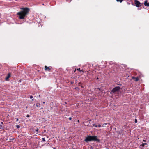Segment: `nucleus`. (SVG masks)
Returning a JSON list of instances; mask_svg holds the SVG:
<instances>
[{"mask_svg": "<svg viewBox=\"0 0 149 149\" xmlns=\"http://www.w3.org/2000/svg\"><path fill=\"white\" fill-rule=\"evenodd\" d=\"M21 11L17 13V15L19 16V18L20 19H24L27 17L30 11L29 8L26 7H21L20 8Z\"/></svg>", "mask_w": 149, "mask_h": 149, "instance_id": "nucleus-1", "label": "nucleus"}, {"mask_svg": "<svg viewBox=\"0 0 149 149\" xmlns=\"http://www.w3.org/2000/svg\"><path fill=\"white\" fill-rule=\"evenodd\" d=\"M84 141L86 143L91 141H94L97 142H100V139L97 138L96 136L87 135L85 137Z\"/></svg>", "mask_w": 149, "mask_h": 149, "instance_id": "nucleus-2", "label": "nucleus"}, {"mask_svg": "<svg viewBox=\"0 0 149 149\" xmlns=\"http://www.w3.org/2000/svg\"><path fill=\"white\" fill-rule=\"evenodd\" d=\"M121 88L120 86H118L114 88L110 92V94H112L113 93L118 92L120 91Z\"/></svg>", "mask_w": 149, "mask_h": 149, "instance_id": "nucleus-3", "label": "nucleus"}, {"mask_svg": "<svg viewBox=\"0 0 149 149\" xmlns=\"http://www.w3.org/2000/svg\"><path fill=\"white\" fill-rule=\"evenodd\" d=\"M135 6L137 7H139L141 6V3L137 0H134Z\"/></svg>", "mask_w": 149, "mask_h": 149, "instance_id": "nucleus-4", "label": "nucleus"}, {"mask_svg": "<svg viewBox=\"0 0 149 149\" xmlns=\"http://www.w3.org/2000/svg\"><path fill=\"white\" fill-rule=\"evenodd\" d=\"M52 69V68L51 66L47 67L46 66H45V70L46 71L50 72Z\"/></svg>", "mask_w": 149, "mask_h": 149, "instance_id": "nucleus-5", "label": "nucleus"}, {"mask_svg": "<svg viewBox=\"0 0 149 149\" xmlns=\"http://www.w3.org/2000/svg\"><path fill=\"white\" fill-rule=\"evenodd\" d=\"M76 70L79 71L80 72H86V71L88 72L89 70H86L85 68H84V70L83 69L82 70H80V68H77V69H75V70L74 71V72H75L76 71Z\"/></svg>", "mask_w": 149, "mask_h": 149, "instance_id": "nucleus-6", "label": "nucleus"}, {"mask_svg": "<svg viewBox=\"0 0 149 149\" xmlns=\"http://www.w3.org/2000/svg\"><path fill=\"white\" fill-rule=\"evenodd\" d=\"M11 77V73H9L7 74V76L6 77L5 79L6 81H8V80L9 78L10 77Z\"/></svg>", "mask_w": 149, "mask_h": 149, "instance_id": "nucleus-7", "label": "nucleus"}, {"mask_svg": "<svg viewBox=\"0 0 149 149\" xmlns=\"http://www.w3.org/2000/svg\"><path fill=\"white\" fill-rule=\"evenodd\" d=\"M124 130H122L119 131H118L117 133L118 134L123 136L124 134Z\"/></svg>", "mask_w": 149, "mask_h": 149, "instance_id": "nucleus-8", "label": "nucleus"}, {"mask_svg": "<svg viewBox=\"0 0 149 149\" xmlns=\"http://www.w3.org/2000/svg\"><path fill=\"white\" fill-rule=\"evenodd\" d=\"M132 79H134L136 82L137 81L139 80V78L138 77H136L134 76H132Z\"/></svg>", "mask_w": 149, "mask_h": 149, "instance_id": "nucleus-9", "label": "nucleus"}, {"mask_svg": "<svg viewBox=\"0 0 149 149\" xmlns=\"http://www.w3.org/2000/svg\"><path fill=\"white\" fill-rule=\"evenodd\" d=\"M144 4L145 6H147L148 7L149 6V3H147V1L146 0L145 1Z\"/></svg>", "mask_w": 149, "mask_h": 149, "instance_id": "nucleus-10", "label": "nucleus"}, {"mask_svg": "<svg viewBox=\"0 0 149 149\" xmlns=\"http://www.w3.org/2000/svg\"><path fill=\"white\" fill-rule=\"evenodd\" d=\"M82 84L81 83V82H79V83H78V86H80L82 88H84V86H82Z\"/></svg>", "mask_w": 149, "mask_h": 149, "instance_id": "nucleus-11", "label": "nucleus"}, {"mask_svg": "<svg viewBox=\"0 0 149 149\" xmlns=\"http://www.w3.org/2000/svg\"><path fill=\"white\" fill-rule=\"evenodd\" d=\"M36 106L38 107H40V104L39 103H37L36 104Z\"/></svg>", "mask_w": 149, "mask_h": 149, "instance_id": "nucleus-12", "label": "nucleus"}, {"mask_svg": "<svg viewBox=\"0 0 149 149\" xmlns=\"http://www.w3.org/2000/svg\"><path fill=\"white\" fill-rule=\"evenodd\" d=\"M147 143H142V147H144V146L145 145H147Z\"/></svg>", "mask_w": 149, "mask_h": 149, "instance_id": "nucleus-13", "label": "nucleus"}, {"mask_svg": "<svg viewBox=\"0 0 149 149\" xmlns=\"http://www.w3.org/2000/svg\"><path fill=\"white\" fill-rule=\"evenodd\" d=\"M93 127H98V126L97 125H96L93 124Z\"/></svg>", "mask_w": 149, "mask_h": 149, "instance_id": "nucleus-14", "label": "nucleus"}, {"mask_svg": "<svg viewBox=\"0 0 149 149\" xmlns=\"http://www.w3.org/2000/svg\"><path fill=\"white\" fill-rule=\"evenodd\" d=\"M42 141L43 142H45V139L44 138H42Z\"/></svg>", "mask_w": 149, "mask_h": 149, "instance_id": "nucleus-15", "label": "nucleus"}, {"mask_svg": "<svg viewBox=\"0 0 149 149\" xmlns=\"http://www.w3.org/2000/svg\"><path fill=\"white\" fill-rule=\"evenodd\" d=\"M38 130H39V129L38 128H37L36 130V132L37 133H38Z\"/></svg>", "mask_w": 149, "mask_h": 149, "instance_id": "nucleus-16", "label": "nucleus"}, {"mask_svg": "<svg viewBox=\"0 0 149 149\" xmlns=\"http://www.w3.org/2000/svg\"><path fill=\"white\" fill-rule=\"evenodd\" d=\"M16 127H17L18 128H20V126L19 125H16Z\"/></svg>", "mask_w": 149, "mask_h": 149, "instance_id": "nucleus-17", "label": "nucleus"}, {"mask_svg": "<svg viewBox=\"0 0 149 149\" xmlns=\"http://www.w3.org/2000/svg\"><path fill=\"white\" fill-rule=\"evenodd\" d=\"M15 138H11V139H10V141H12V140H13Z\"/></svg>", "mask_w": 149, "mask_h": 149, "instance_id": "nucleus-18", "label": "nucleus"}, {"mask_svg": "<svg viewBox=\"0 0 149 149\" xmlns=\"http://www.w3.org/2000/svg\"><path fill=\"white\" fill-rule=\"evenodd\" d=\"M134 122L135 123H137V120L136 119H135Z\"/></svg>", "mask_w": 149, "mask_h": 149, "instance_id": "nucleus-19", "label": "nucleus"}, {"mask_svg": "<svg viewBox=\"0 0 149 149\" xmlns=\"http://www.w3.org/2000/svg\"><path fill=\"white\" fill-rule=\"evenodd\" d=\"M75 89L79 90V89L78 88V87H76L75 88Z\"/></svg>", "mask_w": 149, "mask_h": 149, "instance_id": "nucleus-20", "label": "nucleus"}, {"mask_svg": "<svg viewBox=\"0 0 149 149\" xmlns=\"http://www.w3.org/2000/svg\"><path fill=\"white\" fill-rule=\"evenodd\" d=\"M71 1V0H66V1H68L69 2H70Z\"/></svg>", "mask_w": 149, "mask_h": 149, "instance_id": "nucleus-21", "label": "nucleus"}, {"mask_svg": "<svg viewBox=\"0 0 149 149\" xmlns=\"http://www.w3.org/2000/svg\"><path fill=\"white\" fill-rule=\"evenodd\" d=\"M30 98L31 99H32V98H33V96H32V95L30 96Z\"/></svg>", "mask_w": 149, "mask_h": 149, "instance_id": "nucleus-22", "label": "nucleus"}, {"mask_svg": "<svg viewBox=\"0 0 149 149\" xmlns=\"http://www.w3.org/2000/svg\"><path fill=\"white\" fill-rule=\"evenodd\" d=\"M69 119L70 120H72V118L71 117H70L69 118Z\"/></svg>", "mask_w": 149, "mask_h": 149, "instance_id": "nucleus-23", "label": "nucleus"}, {"mask_svg": "<svg viewBox=\"0 0 149 149\" xmlns=\"http://www.w3.org/2000/svg\"><path fill=\"white\" fill-rule=\"evenodd\" d=\"M26 117H30V116L29 115V114H27V115H26Z\"/></svg>", "mask_w": 149, "mask_h": 149, "instance_id": "nucleus-24", "label": "nucleus"}, {"mask_svg": "<svg viewBox=\"0 0 149 149\" xmlns=\"http://www.w3.org/2000/svg\"><path fill=\"white\" fill-rule=\"evenodd\" d=\"M49 143H45V145L46 144V145L47 146L49 144Z\"/></svg>", "mask_w": 149, "mask_h": 149, "instance_id": "nucleus-25", "label": "nucleus"}, {"mask_svg": "<svg viewBox=\"0 0 149 149\" xmlns=\"http://www.w3.org/2000/svg\"><path fill=\"white\" fill-rule=\"evenodd\" d=\"M98 127H101V125L99 124L98 125Z\"/></svg>", "mask_w": 149, "mask_h": 149, "instance_id": "nucleus-26", "label": "nucleus"}, {"mask_svg": "<svg viewBox=\"0 0 149 149\" xmlns=\"http://www.w3.org/2000/svg\"><path fill=\"white\" fill-rule=\"evenodd\" d=\"M16 122H17L18 121V118H16Z\"/></svg>", "mask_w": 149, "mask_h": 149, "instance_id": "nucleus-27", "label": "nucleus"}, {"mask_svg": "<svg viewBox=\"0 0 149 149\" xmlns=\"http://www.w3.org/2000/svg\"><path fill=\"white\" fill-rule=\"evenodd\" d=\"M120 0V3H121L122 2V1L123 0Z\"/></svg>", "mask_w": 149, "mask_h": 149, "instance_id": "nucleus-28", "label": "nucleus"}, {"mask_svg": "<svg viewBox=\"0 0 149 149\" xmlns=\"http://www.w3.org/2000/svg\"><path fill=\"white\" fill-rule=\"evenodd\" d=\"M73 83H74V82H72H72H71V84H73Z\"/></svg>", "mask_w": 149, "mask_h": 149, "instance_id": "nucleus-29", "label": "nucleus"}, {"mask_svg": "<svg viewBox=\"0 0 149 149\" xmlns=\"http://www.w3.org/2000/svg\"><path fill=\"white\" fill-rule=\"evenodd\" d=\"M131 3H132V5H134V4L133 3L132 1L131 2Z\"/></svg>", "mask_w": 149, "mask_h": 149, "instance_id": "nucleus-30", "label": "nucleus"}, {"mask_svg": "<svg viewBox=\"0 0 149 149\" xmlns=\"http://www.w3.org/2000/svg\"><path fill=\"white\" fill-rule=\"evenodd\" d=\"M2 127V125H0V127Z\"/></svg>", "mask_w": 149, "mask_h": 149, "instance_id": "nucleus-31", "label": "nucleus"}, {"mask_svg": "<svg viewBox=\"0 0 149 149\" xmlns=\"http://www.w3.org/2000/svg\"><path fill=\"white\" fill-rule=\"evenodd\" d=\"M117 2H118V1L120 2V0H117Z\"/></svg>", "mask_w": 149, "mask_h": 149, "instance_id": "nucleus-32", "label": "nucleus"}, {"mask_svg": "<svg viewBox=\"0 0 149 149\" xmlns=\"http://www.w3.org/2000/svg\"><path fill=\"white\" fill-rule=\"evenodd\" d=\"M98 79H99V78H98V77H97V78H96V80H98Z\"/></svg>", "mask_w": 149, "mask_h": 149, "instance_id": "nucleus-33", "label": "nucleus"}, {"mask_svg": "<svg viewBox=\"0 0 149 149\" xmlns=\"http://www.w3.org/2000/svg\"><path fill=\"white\" fill-rule=\"evenodd\" d=\"M1 124H3V122H1Z\"/></svg>", "mask_w": 149, "mask_h": 149, "instance_id": "nucleus-34", "label": "nucleus"}, {"mask_svg": "<svg viewBox=\"0 0 149 149\" xmlns=\"http://www.w3.org/2000/svg\"><path fill=\"white\" fill-rule=\"evenodd\" d=\"M118 85H120V86H121V85L122 84H119Z\"/></svg>", "mask_w": 149, "mask_h": 149, "instance_id": "nucleus-35", "label": "nucleus"}, {"mask_svg": "<svg viewBox=\"0 0 149 149\" xmlns=\"http://www.w3.org/2000/svg\"><path fill=\"white\" fill-rule=\"evenodd\" d=\"M89 122L91 121V120H89Z\"/></svg>", "mask_w": 149, "mask_h": 149, "instance_id": "nucleus-36", "label": "nucleus"}, {"mask_svg": "<svg viewBox=\"0 0 149 149\" xmlns=\"http://www.w3.org/2000/svg\"><path fill=\"white\" fill-rule=\"evenodd\" d=\"M43 104H45V102H43Z\"/></svg>", "mask_w": 149, "mask_h": 149, "instance_id": "nucleus-37", "label": "nucleus"}, {"mask_svg": "<svg viewBox=\"0 0 149 149\" xmlns=\"http://www.w3.org/2000/svg\"><path fill=\"white\" fill-rule=\"evenodd\" d=\"M143 141H144V142H145L146 141V140H143Z\"/></svg>", "mask_w": 149, "mask_h": 149, "instance_id": "nucleus-38", "label": "nucleus"}, {"mask_svg": "<svg viewBox=\"0 0 149 149\" xmlns=\"http://www.w3.org/2000/svg\"><path fill=\"white\" fill-rule=\"evenodd\" d=\"M54 148V149H56V148Z\"/></svg>", "mask_w": 149, "mask_h": 149, "instance_id": "nucleus-39", "label": "nucleus"}, {"mask_svg": "<svg viewBox=\"0 0 149 149\" xmlns=\"http://www.w3.org/2000/svg\"><path fill=\"white\" fill-rule=\"evenodd\" d=\"M98 89H99V90H100V88H98Z\"/></svg>", "mask_w": 149, "mask_h": 149, "instance_id": "nucleus-40", "label": "nucleus"}, {"mask_svg": "<svg viewBox=\"0 0 149 149\" xmlns=\"http://www.w3.org/2000/svg\"><path fill=\"white\" fill-rule=\"evenodd\" d=\"M78 122H79V120H78Z\"/></svg>", "mask_w": 149, "mask_h": 149, "instance_id": "nucleus-41", "label": "nucleus"}, {"mask_svg": "<svg viewBox=\"0 0 149 149\" xmlns=\"http://www.w3.org/2000/svg\"><path fill=\"white\" fill-rule=\"evenodd\" d=\"M1 127H0V129H1Z\"/></svg>", "mask_w": 149, "mask_h": 149, "instance_id": "nucleus-42", "label": "nucleus"}]
</instances>
